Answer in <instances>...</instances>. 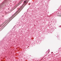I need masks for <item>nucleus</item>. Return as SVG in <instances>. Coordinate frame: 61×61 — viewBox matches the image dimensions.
<instances>
[{
	"label": "nucleus",
	"mask_w": 61,
	"mask_h": 61,
	"mask_svg": "<svg viewBox=\"0 0 61 61\" xmlns=\"http://www.w3.org/2000/svg\"><path fill=\"white\" fill-rule=\"evenodd\" d=\"M29 0H25L23 2V4L22 5V6L20 8L19 10L17 11L12 16V17H15V16L17 14H18L19 12L21 11V10L25 7V6L27 4V3L28 2Z\"/></svg>",
	"instance_id": "f257e3e1"
},
{
	"label": "nucleus",
	"mask_w": 61,
	"mask_h": 61,
	"mask_svg": "<svg viewBox=\"0 0 61 61\" xmlns=\"http://www.w3.org/2000/svg\"><path fill=\"white\" fill-rule=\"evenodd\" d=\"M12 19H13V18H12L11 17L10 18V19H8L4 23V24H6V23H7V24H8V23H9L8 22L9 20H10L9 21V22H10V21H11L12 20Z\"/></svg>",
	"instance_id": "f03ea898"
},
{
	"label": "nucleus",
	"mask_w": 61,
	"mask_h": 61,
	"mask_svg": "<svg viewBox=\"0 0 61 61\" xmlns=\"http://www.w3.org/2000/svg\"><path fill=\"white\" fill-rule=\"evenodd\" d=\"M58 16H61L60 15H58Z\"/></svg>",
	"instance_id": "20e7f679"
},
{
	"label": "nucleus",
	"mask_w": 61,
	"mask_h": 61,
	"mask_svg": "<svg viewBox=\"0 0 61 61\" xmlns=\"http://www.w3.org/2000/svg\"><path fill=\"white\" fill-rule=\"evenodd\" d=\"M1 25L0 26V27H1Z\"/></svg>",
	"instance_id": "39448f33"
},
{
	"label": "nucleus",
	"mask_w": 61,
	"mask_h": 61,
	"mask_svg": "<svg viewBox=\"0 0 61 61\" xmlns=\"http://www.w3.org/2000/svg\"><path fill=\"white\" fill-rule=\"evenodd\" d=\"M20 4V2L17 5H16L15 6V7H17V6H18V5H19V4Z\"/></svg>",
	"instance_id": "7ed1b4c3"
}]
</instances>
